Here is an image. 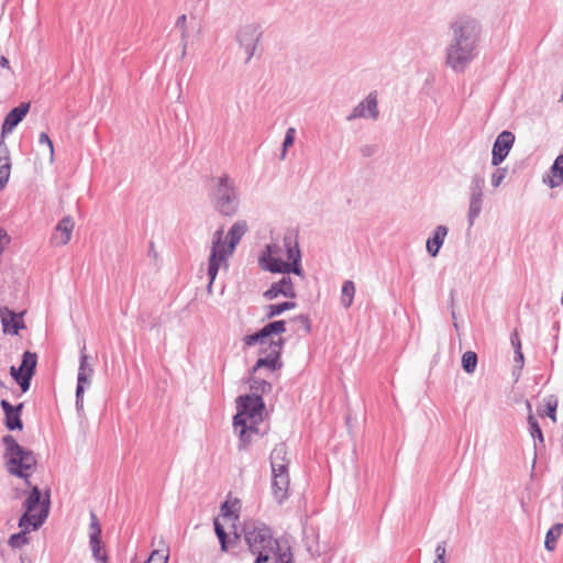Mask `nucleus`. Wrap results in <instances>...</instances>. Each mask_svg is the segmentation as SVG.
Returning <instances> with one entry per match:
<instances>
[{
    "mask_svg": "<svg viewBox=\"0 0 563 563\" xmlns=\"http://www.w3.org/2000/svg\"><path fill=\"white\" fill-rule=\"evenodd\" d=\"M451 40L445 47V65L454 73L466 70L478 55L481 24L468 15L454 18L449 25Z\"/></svg>",
    "mask_w": 563,
    "mask_h": 563,
    "instance_id": "f257e3e1",
    "label": "nucleus"
},
{
    "mask_svg": "<svg viewBox=\"0 0 563 563\" xmlns=\"http://www.w3.org/2000/svg\"><path fill=\"white\" fill-rule=\"evenodd\" d=\"M300 261L301 252L294 232L285 233L282 241L267 244L258 256V263L265 271L302 276Z\"/></svg>",
    "mask_w": 563,
    "mask_h": 563,
    "instance_id": "f03ea898",
    "label": "nucleus"
},
{
    "mask_svg": "<svg viewBox=\"0 0 563 563\" xmlns=\"http://www.w3.org/2000/svg\"><path fill=\"white\" fill-rule=\"evenodd\" d=\"M247 231V224L244 220H239L230 228L227 239L228 244L224 242V232L222 229L217 230L212 236V246L208 262V292H212V284L218 275V272L222 265H228V260L233 255L236 245Z\"/></svg>",
    "mask_w": 563,
    "mask_h": 563,
    "instance_id": "7ed1b4c3",
    "label": "nucleus"
},
{
    "mask_svg": "<svg viewBox=\"0 0 563 563\" xmlns=\"http://www.w3.org/2000/svg\"><path fill=\"white\" fill-rule=\"evenodd\" d=\"M238 412L233 418L235 430L240 429V442L246 446L250 442V433H256L257 426L263 421L265 405L258 395H244L236 399Z\"/></svg>",
    "mask_w": 563,
    "mask_h": 563,
    "instance_id": "20e7f679",
    "label": "nucleus"
},
{
    "mask_svg": "<svg viewBox=\"0 0 563 563\" xmlns=\"http://www.w3.org/2000/svg\"><path fill=\"white\" fill-rule=\"evenodd\" d=\"M2 443L4 445L3 459L8 473L19 478L29 479L37 464L33 451L20 445L11 434L4 435Z\"/></svg>",
    "mask_w": 563,
    "mask_h": 563,
    "instance_id": "39448f33",
    "label": "nucleus"
},
{
    "mask_svg": "<svg viewBox=\"0 0 563 563\" xmlns=\"http://www.w3.org/2000/svg\"><path fill=\"white\" fill-rule=\"evenodd\" d=\"M243 531L249 550L255 555L254 563H266L272 554H277L279 543L265 523L247 522Z\"/></svg>",
    "mask_w": 563,
    "mask_h": 563,
    "instance_id": "423d86ee",
    "label": "nucleus"
},
{
    "mask_svg": "<svg viewBox=\"0 0 563 563\" xmlns=\"http://www.w3.org/2000/svg\"><path fill=\"white\" fill-rule=\"evenodd\" d=\"M210 200L216 211L224 217H233L240 209V190L228 174L213 179Z\"/></svg>",
    "mask_w": 563,
    "mask_h": 563,
    "instance_id": "0eeeda50",
    "label": "nucleus"
},
{
    "mask_svg": "<svg viewBox=\"0 0 563 563\" xmlns=\"http://www.w3.org/2000/svg\"><path fill=\"white\" fill-rule=\"evenodd\" d=\"M289 459L285 443L276 444L271 453L272 492L277 503H283L288 497L289 490Z\"/></svg>",
    "mask_w": 563,
    "mask_h": 563,
    "instance_id": "6e6552de",
    "label": "nucleus"
},
{
    "mask_svg": "<svg viewBox=\"0 0 563 563\" xmlns=\"http://www.w3.org/2000/svg\"><path fill=\"white\" fill-rule=\"evenodd\" d=\"M49 505V495L41 499V492L37 486H34L24 500L25 512L19 520V527L31 523L32 530H37L48 517Z\"/></svg>",
    "mask_w": 563,
    "mask_h": 563,
    "instance_id": "1a4fd4ad",
    "label": "nucleus"
},
{
    "mask_svg": "<svg viewBox=\"0 0 563 563\" xmlns=\"http://www.w3.org/2000/svg\"><path fill=\"white\" fill-rule=\"evenodd\" d=\"M262 35V26L256 21L245 22L238 27L235 32V41L244 51V54L246 55V63L253 58Z\"/></svg>",
    "mask_w": 563,
    "mask_h": 563,
    "instance_id": "9d476101",
    "label": "nucleus"
},
{
    "mask_svg": "<svg viewBox=\"0 0 563 563\" xmlns=\"http://www.w3.org/2000/svg\"><path fill=\"white\" fill-rule=\"evenodd\" d=\"M484 188V177L479 174H474L468 185L467 222L470 228L474 225L476 219L479 217L483 210Z\"/></svg>",
    "mask_w": 563,
    "mask_h": 563,
    "instance_id": "9b49d317",
    "label": "nucleus"
},
{
    "mask_svg": "<svg viewBox=\"0 0 563 563\" xmlns=\"http://www.w3.org/2000/svg\"><path fill=\"white\" fill-rule=\"evenodd\" d=\"M37 365V354L34 352L25 351L22 355V362L19 367L11 366L10 375L21 387L23 393L30 389L32 377L35 374Z\"/></svg>",
    "mask_w": 563,
    "mask_h": 563,
    "instance_id": "f8f14e48",
    "label": "nucleus"
},
{
    "mask_svg": "<svg viewBox=\"0 0 563 563\" xmlns=\"http://www.w3.org/2000/svg\"><path fill=\"white\" fill-rule=\"evenodd\" d=\"M284 340L278 338V340H271L268 342V349L263 350V353H266L265 356L260 357L253 367V372H256L263 367L268 368L271 372L279 368L282 366L280 363V353L283 350Z\"/></svg>",
    "mask_w": 563,
    "mask_h": 563,
    "instance_id": "ddd939ff",
    "label": "nucleus"
},
{
    "mask_svg": "<svg viewBox=\"0 0 563 563\" xmlns=\"http://www.w3.org/2000/svg\"><path fill=\"white\" fill-rule=\"evenodd\" d=\"M25 311L14 312L8 307H0V321L4 334L19 335L20 330L25 329Z\"/></svg>",
    "mask_w": 563,
    "mask_h": 563,
    "instance_id": "4468645a",
    "label": "nucleus"
},
{
    "mask_svg": "<svg viewBox=\"0 0 563 563\" xmlns=\"http://www.w3.org/2000/svg\"><path fill=\"white\" fill-rule=\"evenodd\" d=\"M286 331V323L283 320L269 322L263 327L258 332L250 335H245L243 342L246 346H253L256 344L265 345L268 344V338L272 334H282Z\"/></svg>",
    "mask_w": 563,
    "mask_h": 563,
    "instance_id": "2eb2a0df",
    "label": "nucleus"
},
{
    "mask_svg": "<svg viewBox=\"0 0 563 563\" xmlns=\"http://www.w3.org/2000/svg\"><path fill=\"white\" fill-rule=\"evenodd\" d=\"M378 115L377 96L375 92H371L364 100L352 109L351 113L346 117V120L354 121L361 118L376 120Z\"/></svg>",
    "mask_w": 563,
    "mask_h": 563,
    "instance_id": "dca6fc26",
    "label": "nucleus"
},
{
    "mask_svg": "<svg viewBox=\"0 0 563 563\" xmlns=\"http://www.w3.org/2000/svg\"><path fill=\"white\" fill-rule=\"evenodd\" d=\"M515 142L510 131H503L495 140L492 151V165L498 167L509 154Z\"/></svg>",
    "mask_w": 563,
    "mask_h": 563,
    "instance_id": "f3484780",
    "label": "nucleus"
},
{
    "mask_svg": "<svg viewBox=\"0 0 563 563\" xmlns=\"http://www.w3.org/2000/svg\"><path fill=\"white\" fill-rule=\"evenodd\" d=\"M89 544L95 560L101 563H108V556L101 544V527L98 522L95 512H90V526H89Z\"/></svg>",
    "mask_w": 563,
    "mask_h": 563,
    "instance_id": "a211bd4d",
    "label": "nucleus"
},
{
    "mask_svg": "<svg viewBox=\"0 0 563 563\" xmlns=\"http://www.w3.org/2000/svg\"><path fill=\"white\" fill-rule=\"evenodd\" d=\"M278 296L291 299L296 297L292 279L287 275H284L279 282L273 283L264 292V297L267 300L276 299Z\"/></svg>",
    "mask_w": 563,
    "mask_h": 563,
    "instance_id": "6ab92c4d",
    "label": "nucleus"
},
{
    "mask_svg": "<svg viewBox=\"0 0 563 563\" xmlns=\"http://www.w3.org/2000/svg\"><path fill=\"white\" fill-rule=\"evenodd\" d=\"M30 110V103L22 102L18 107L13 108L4 118L1 129V134L11 133L16 125L24 119Z\"/></svg>",
    "mask_w": 563,
    "mask_h": 563,
    "instance_id": "aec40b11",
    "label": "nucleus"
},
{
    "mask_svg": "<svg viewBox=\"0 0 563 563\" xmlns=\"http://www.w3.org/2000/svg\"><path fill=\"white\" fill-rule=\"evenodd\" d=\"M73 230V219L70 217L62 219L55 228L52 242L58 246L66 245L70 241Z\"/></svg>",
    "mask_w": 563,
    "mask_h": 563,
    "instance_id": "412c9836",
    "label": "nucleus"
},
{
    "mask_svg": "<svg viewBox=\"0 0 563 563\" xmlns=\"http://www.w3.org/2000/svg\"><path fill=\"white\" fill-rule=\"evenodd\" d=\"M448 228L445 225H438L433 232V236L427 241V251L430 256L435 257L439 254L441 246L448 235Z\"/></svg>",
    "mask_w": 563,
    "mask_h": 563,
    "instance_id": "4be33fe9",
    "label": "nucleus"
},
{
    "mask_svg": "<svg viewBox=\"0 0 563 563\" xmlns=\"http://www.w3.org/2000/svg\"><path fill=\"white\" fill-rule=\"evenodd\" d=\"M11 172L9 150L3 141H0V190L4 188Z\"/></svg>",
    "mask_w": 563,
    "mask_h": 563,
    "instance_id": "5701e85b",
    "label": "nucleus"
},
{
    "mask_svg": "<svg viewBox=\"0 0 563 563\" xmlns=\"http://www.w3.org/2000/svg\"><path fill=\"white\" fill-rule=\"evenodd\" d=\"M85 350V346L82 347ZM93 373L92 367L88 364V356L81 351L80 363L78 368L77 386L90 385V377Z\"/></svg>",
    "mask_w": 563,
    "mask_h": 563,
    "instance_id": "b1692460",
    "label": "nucleus"
},
{
    "mask_svg": "<svg viewBox=\"0 0 563 563\" xmlns=\"http://www.w3.org/2000/svg\"><path fill=\"white\" fill-rule=\"evenodd\" d=\"M552 177L549 179L548 185L551 188H556L563 184V154L559 155L552 167H551Z\"/></svg>",
    "mask_w": 563,
    "mask_h": 563,
    "instance_id": "393cba45",
    "label": "nucleus"
},
{
    "mask_svg": "<svg viewBox=\"0 0 563 563\" xmlns=\"http://www.w3.org/2000/svg\"><path fill=\"white\" fill-rule=\"evenodd\" d=\"M527 408L529 410L528 424H529L530 435L532 437L534 442L539 441V443L543 444V442H544L543 433H542V430H541V428L539 426L538 420L536 419V417L531 412V405H530V402H527Z\"/></svg>",
    "mask_w": 563,
    "mask_h": 563,
    "instance_id": "a878e982",
    "label": "nucleus"
},
{
    "mask_svg": "<svg viewBox=\"0 0 563 563\" xmlns=\"http://www.w3.org/2000/svg\"><path fill=\"white\" fill-rule=\"evenodd\" d=\"M20 528L22 530L19 533L12 534L8 540V544L13 549L21 548L29 542L27 533L32 529L31 523H25L24 527Z\"/></svg>",
    "mask_w": 563,
    "mask_h": 563,
    "instance_id": "bb28decb",
    "label": "nucleus"
},
{
    "mask_svg": "<svg viewBox=\"0 0 563 563\" xmlns=\"http://www.w3.org/2000/svg\"><path fill=\"white\" fill-rule=\"evenodd\" d=\"M563 531V523L553 525L547 532L544 547L549 551H553L556 547V541L561 537Z\"/></svg>",
    "mask_w": 563,
    "mask_h": 563,
    "instance_id": "cd10ccee",
    "label": "nucleus"
},
{
    "mask_svg": "<svg viewBox=\"0 0 563 563\" xmlns=\"http://www.w3.org/2000/svg\"><path fill=\"white\" fill-rule=\"evenodd\" d=\"M22 407H23V404H19L14 411L4 415L5 416L4 424L9 430H15V429L21 430L22 429L23 424H22V420H21V416H20Z\"/></svg>",
    "mask_w": 563,
    "mask_h": 563,
    "instance_id": "c85d7f7f",
    "label": "nucleus"
},
{
    "mask_svg": "<svg viewBox=\"0 0 563 563\" xmlns=\"http://www.w3.org/2000/svg\"><path fill=\"white\" fill-rule=\"evenodd\" d=\"M355 295V285L352 280H345L341 289V303L344 308H350Z\"/></svg>",
    "mask_w": 563,
    "mask_h": 563,
    "instance_id": "c756f323",
    "label": "nucleus"
},
{
    "mask_svg": "<svg viewBox=\"0 0 563 563\" xmlns=\"http://www.w3.org/2000/svg\"><path fill=\"white\" fill-rule=\"evenodd\" d=\"M558 398L554 395H550L545 398V409L538 410L540 416H548L553 422H556V410H558Z\"/></svg>",
    "mask_w": 563,
    "mask_h": 563,
    "instance_id": "7c9ffc66",
    "label": "nucleus"
},
{
    "mask_svg": "<svg viewBox=\"0 0 563 563\" xmlns=\"http://www.w3.org/2000/svg\"><path fill=\"white\" fill-rule=\"evenodd\" d=\"M477 366V355L473 351H466L462 355V367L467 374L475 372Z\"/></svg>",
    "mask_w": 563,
    "mask_h": 563,
    "instance_id": "2f4dec72",
    "label": "nucleus"
},
{
    "mask_svg": "<svg viewBox=\"0 0 563 563\" xmlns=\"http://www.w3.org/2000/svg\"><path fill=\"white\" fill-rule=\"evenodd\" d=\"M296 307V302L294 301H285L277 305H269L267 307L266 316L267 318H274L275 316L282 314L283 312L294 309Z\"/></svg>",
    "mask_w": 563,
    "mask_h": 563,
    "instance_id": "473e14b6",
    "label": "nucleus"
},
{
    "mask_svg": "<svg viewBox=\"0 0 563 563\" xmlns=\"http://www.w3.org/2000/svg\"><path fill=\"white\" fill-rule=\"evenodd\" d=\"M296 136V130L295 128H288L285 134V139L283 142V151L280 155V159H285L287 150L294 145Z\"/></svg>",
    "mask_w": 563,
    "mask_h": 563,
    "instance_id": "72a5a7b5",
    "label": "nucleus"
},
{
    "mask_svg": "<svg viewBox=\"0 0 563 563\" xmlns=\"http://www.w3.org/2000/svg\"><path fill=\"white\" fill-rule=\"evenodd\" d=\"M507 176V168L499 167L490 176V185L493 188H498Z\"/></svg>",
    "mask_w": 563,
    "mask_h": 563,
    "instance_id": "f704fd0d",
    "label": "nucleus"
},
{
    "mask_svg": "<svg viewBox=\"0 0 563 563\" xmlns=\"http://www.w3.org/2000/svg\"><path fill=\"white\" fill-rule=\"evenodd\" d=\"M214 531H216V534L221 544V550L227 551V549H228L227 533H225L223 527L220 525L218 519L214 520Z\"/></svg>",
    "mask_w": 563,
    "mask_h": 563,
    "instance_id": "c9c22d12",
    "label": "nucleus"
},
{
    "mask_svg": "<svg viewBox=\"0 0 563 563\" xmlns=\"http://www.w3.org/2000/svg\"><path fill=\"white\" fill-rule=\"evenodd\" d=\"M214 531H216V534L221 544V550L227 551V549H228L227 533H225L223 527L220 525L218 519L214 520Z\"/></svg>",
    "mask_w": 563,
    "mask_h": 563,
    "instance_id": "e433bc0d",
    "label": "nucleus"
},
{
    "mask_svg": "<svg viewBox=\"0 0 563 563\" xmlns=\"http://www.w3.org/2000/svg\"><path fill=\"white\" fill-rule=\"evenodd\" d=\"M214 531H216V534L221 544V550L227 551V549H228L227 533H225L223 527L220 525L218 519L214 520Z\"/></svg>",
    "mask_w": 563,
    "mask_h": 563,
    "instance_id": "4c0bfd02",
    "label": "nucleus"
},
{
    "mask_svg": "<svg viewBox=\"0 0 563 563\" xmlns=\"http://www.w3.org/2000/svg\"><path fill=\"white\" fill-rule=\"evenodd\" d=\"M38 143L41 145L47 146L48 154H49V161L52 163L54 161V146H53L52 140L49 139V136L46 133L42 132L38 136Z\"/></svg>",
    "mask_w": 563,
    "mask_h": 563,
    "instance_id": "58836bf2",
    "label": "nucleus"
},
{
    "mask_svg": "<svg viewBox=\"0 0 563 563\" xmlns=\"http://www.w3.org/2000/svg\"><path fill=\"white\" fill-rule=\"evenodd\" d=\"M150 559L153 563H167L168 561V553L164 550H154Z\"/></svg>",
    "mask_w": 563,
    "mask_h": 563,
    "instance_id": "ea45409f",
    "label": "nucleus"
},
{
    "mask_svg": "<svg viewBox=\"0 0 563 563\" xmlns=\"http://www.w3.org/2000/svg\"><path fill=\"white\" fill-rule=\"evenodd\" d=\"M445 553H446L445 542L443 541V542L438 543V545L435 548V559H434L433 563H445Z\"/></svg>",
    "mask_w": 563,
    "mask_h": 563,
    "instance_id": "a19ab883",
    "label": "nucleus"
},
{
    "mask_svg": "<svg viewBox=\"0 0 563 563\" xmlns=\"http://www.w3.org/2000/svg\"><path fill=\"white\" fill-rule=\"evenodd\" d=\"M378 146L376 144H365L360 147L363 157H371L376 154Z\"/></svg>",
    "mask_w": 563,
    "mask_h": 563,
    "instance_id": "79ce46f5",
    "label": "nucleus"
},
{
    "mask_svg": "<svg viewBox=\"0 0 563 563\" xmlns=\"http://www.w3.org/2000/svg\"><path fill=\"white\" fill-rule=\"evenodd\" d=\"M251 388L255 389V390H261L262 393H266L267 390H271L272 386L268 382H266L264 379H261V380L254 379L251 385Z\"/></svg>",
    "mask_w": 563,
    "mask_h": 563,
    "instance_id": "37998d69",
    "label": "nucleus"
},
{
    "mask_svg": "<svg viewBox=\"0 0 563 563\" xmlns=\"http://www.w3.org/2000/svg\"><path fill=\"white\" fill-rule=\"evenodd\" d=\"M84 393L85 387L84 386H77L76 389V408L80 412L84 410Z\"/></svg>",
    "mask_w": 563,
    "mask_h": 563,
    "instance_id": "c03bdc74",
    "label": "nucleus"
},
{
    "mask_svg": "<svg viewBox=\"0 0 563 563\" xmlns=\"http://www.w3.org/2000/svg\"><path fill=\"white\" fill-rule=\"evenodd\" d=\"M295 322H298L300 327L305 330L306 333H309L311 330L310 320L305 314H299L294 319Z\"/></svg>",
    "mask_w": 563,
    "mask_h": 563,
    "instance_id": "a18cd8bd",
    "label": "nucleus"
},
{
    "mask_svg": "<svg viewBox=\"0 0 563 563\" xmlns=\"http://www.w3.org/2000/svg\"><path fill=\"white\" fill-rule=\"evenodd\" d=\"M187 16L186 14L180 15L176 21V27L180 29L183 38L187 35Z\"/></svg>",
    "mask_w": 563,
    "mask_h": 563,
    "instance_id": "49530a36",
    "label": "nucleus"
},
{
    "mask_svg": "<svg viewBox=\"0 0 563 563\" xmlns=\"http://www.w3.org/2000/svg\"><path fill=\"white\" fill-rule=\"evenodd\" d=\"M278 563H292V555L289 549L277 553Z\"/></svg>",
    "mask_w": 563,
    "mask_h": 563,
    "instance_id": "de8ad7c7",
    "label": "nucleus"
},
{
    "mask_svg": "<svg viewBox=\"0 0 563 563\" xmlns=\"http://www.w3.org/2000/svg\"><path fill=\"white\" fill-rule=\"evenodd\" d=\"M510 341H511V345L514 346L515 351L521 350V341H520V338H519L517 331H514V333L511 334Z\"/></svg>",
    "mask_w": 563,
    "mask_h": 563,
    "instance_id": "09e8293b",
    "label": "nucleus"
},
{
    "mask_svg": "<svg viewBox=\"0 0 563 563\" xmlns=\"http://www.w3.org/2000/svg\"><path fill=\"white\" fill-rule=\"evenodd\" d=\"M0 406L4 412V415L9 413V412H12L16 409V406H12L8 400L5 399H2L1 402H0Z\"/></svg>",
    "mask_w": 563,
    "mask_h": 563,
    "instance_id": "8fccbe9b",
    "label": "nucleus"
},
{
    "mask_svg": "<svg viewBox=\"0 0 563 563\" xmlns=\"http://www.w3.org/2000/svg\"><path fill=\"white\" fill-rule=\"evenodd\" d=\"M234 505H229V503H224L222 506H221V514L223 517H231L233 515V510H232V507Z\"/></svg>",
    "mask_w": 563,
    "mask_h": 563,
    "instance_id": "3c124183",
    "label": "nucleus"
},
{
    "mask_svg": "<svg viewBox=\"0 0 563 563\" xmlns=\"http://www.w3.org/2000/svg\"><path fill=\"white\" fill-rule=\"evenodd\" d=\"M9 243V236L7 232L0 229V251H3L4 246Z\"/></svg>",
    "mask_w": 563,
    "mask_h": 563,
    "instance_id": "603ef678",
    "label": "nucleus"
},
{
    "mask_svg": "<svg viewBox=\"0 0 563 563\" xmlns=\"http://www.w3.org/2000/svg\"><path fill=\"white\" fill-rule=\"evenodd\" d=\"M515 353H516L515 362L517 364H520V366H522V364H523V354H522L521 350H517V351H515Z\"/></svg>",
    "mask_w": 563,
    "mask_h": 563,
    "instance_id": "864d4df0",
    "label": "nucleus"
},
{
    "mask_svg": "<svg viewBox=\"0 0 563 563\" xmlns=\"http://www.w3.org/2000/svg\"><path fill=\"white\" fill-rule=\"evenodd\" d=\"M148 255L150 256H153L154 258H157L158 254L156 252V249H155V244L154 242H151L150 243V247H148Z\"/></svg>",
    "mask_w": 563,
    "mask_h": 563,
    "instance_id": "5fc2aeb1",
    "label": "nucleus"
},
{
    "mask_svg": "<svg viewBox=\"0 0 563 563\" xmlns=\"http://www.w3.org/2000/svg\"><path fill=\"white\" fill-rule=\"evenodd\" d=\"M0 66L10 69L9 59L5 56L0 57Z\"/></svg>",
    "mask_w": 563,
    "mask_h": 563,
    "instance_id": "6e6d98bb",
    "label": "nucleus"
},
{
    "mask_svg": "<svg viewBox=\"0 0 563 563\" xmlns=\"http://www.w3.org/2000/svg\"><path fill=\"white\" fill-rule=\"evenodd\" d=\"M21 562H22V563H29V562L26 561V559H24V558H21Z\"/></svg>",
    "mask_w": 563,
    "mask_h": 563,
    "instance_id": "4d7b16f0",
    "label": "nucleus"
},
{
    "mask_svg": "<svg viewBox=\"0 0 563 563\" xmlns=\"http://www.w3.org/2000/svg\"><path fill=\"white\" fill-rule=\"evenodd\" d=\"M186 53V44H184L183 54Z\"/></svg>",
    "mask_w": 563,
    "mask_h": 563,
    "instance_id": "13d9d810",
    "label": "nucleus"
}]
</instances>
